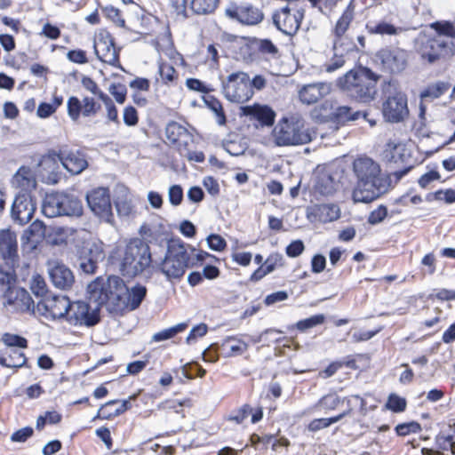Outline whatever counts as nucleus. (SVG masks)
Wrapping results in <instances>:
<instances>
[{
  "instance_id": "1",
  "label": "nucleus",
  "mask_w": 455,
  "mask_h": 455,
  "mask_svg": "<svg viewBox=\"0 0 455 455\" xmlns=\"http://www.w3.org/2000/svg\"><path fill=\"white\" fill-rule=\"evenodd\" d=\"M357 185L353 191L356 203H371L387 190V181L380 175L379 165L371 158L358 157L353 164Z\"/></svg>"
},
{
  "instance_id": "2",
  "label": "nucleus",
  "mask_w": 455,
  "mask_h": 455,
  "mask_svg": "<svg viewBox=\"0 0 455 455\" xmlns=\"http://www.w3.org/2000/svg\"><path fill=\"white\" fill-rule=\"evenodd\" d=\"M315 136L316 132L307 127L305 119L298 115L282 117L271 132L272 140L277 147L305 145Z\"/></svg>"
},
{
  "instance_id": "3",
  "label": "nucleus",
  "mask_w": 455,
  "mask_h": 455,
  "mask_svg": "<svg viewBox=\"0 0 455 455\" xmlns=\"http://www.w3.org/2000/svg\"><path fill=\"white\" fill-rule=\"evenodd\" d=\"M379 76L366 67L352 69L340 76L338 86L352 98L361 102H371L377 94L376 85Z\"/></svg>"
},
{
  "instance_id": "4",
  "label": "nucleus",
  "mask_w": 455,
  "mask_h": 455,
  "mask_svg": "<svg viewBox=\"0 0 455 455\" xmlns=\"http://www.w3.org/2000/svg\"><path fill=\"white\" fill-rule=\"evenodd\" d=\"M413 48L424 64L434 65L445 60L455 52L454 44L442 35L420 31L413 40Z\"/></svg>"
},
{
  "instance_id": "5",
  "label": "nucleus",
  "mask_w": 455,
  "mask_h": 455,
  "mask_svg": "<svg viewBox=\"0 0 455 455\" xmlns=\"http://www.w3.org/2000/svg\"><path fill=\"white\" fill-rule=\"evenodd\" d=\"M56 158L61 163L62 166L72 175L80 174L88 167V162L83 153L78 150L62 149L56 156H44L40 162V167L43 179L48 184H56L60 178L58 170Z\"/></svg>"
},
{
  "instance_id": "6",
  "label": "nucleus",
  "mask_w": 455,
  "mask_h": 455,
  "mask_svg": "<svg viewBox=\"0 0 455 455\" xmlns=\"http://www.w3.org/2000/svg\"><path fill=\"white\" fill-rule=\"evenodd\" d=\"M152 255L149 245L140 238L131 239L121 255L120 270L124 275L135 276L149 267Z\"/></svg>"
},
{
  "instance_id": "7",
  "label": "nucleus",
  "mask_w": 455,
  "mask_h": 455,
  "mask_svg": "<svg viewBox=\"0 0 455 455\" xmlns=\"http://www.w3.org/2000/svg\"><path fill=\"white\" fill-rule=\"evenodd\" d=\"M124 291L125 285L124 281L115 275L108 276V278L97 277L87 287L90 302L94 303L99 309L107 303L115 307L119 306Z\"/></svg>"
},
{
  "instance_id": "8",
  "label": "nucleus",
  "mask_w": 455,
  "mask_h": 455,
  "mask_svg": "<svg viewBox=\"0 0 455 455\" xmlns=\"http://www.w3.org/2000/svg\"><path fill=\"white\" fill-rule=\"evenodd\" d=\"M222 93L230 102L248 101L254 93L248 74L242 71L230 74L222 83Z\"/></svg>"
},
{
  "instance_id": "9",
  "label": "nucleus",
  "mask_w": 455,
  "mask_h": 455,
  "mask_svg": "<svg viewBox=\"0 0 455 455\" xmlns=\"http://www.w3.org/2000/svg\"><path fill=\"white\" fill-rule=\"evenodd\" d=\"M305 15V8L297 3H289L273 14V22L283 34L293 36L300 27Z\"/></svg>"
},
{
  "instance_id": "10",
  "label": "nucleus",
  "mask_w": 455,
  "mask_h": 455,
  "mask_svg": "<svg viewBox=\"0 0 455 455\" xmlns=\"http://www.w3.org/2000/svg\"><path fill=\"white\" fill-rule=\"evenodd\" d=\"M189 256L181 244L169 245L164 259L161 263V271L168 280L180 279L188 267Z\"/></svg>"
},
{
  "instance_id": "11",
  "label": "nucleus",
  "mask_w": 455,
  "mask_h": 455,
  "mask_svg": "<svg viewBox=\"0 0 455 455\" xmlns=\"http://www.w3.org/2000/svg\"><path fill=\"white\" fill-rule=\"evenodd\" d=\"M86 199L95 215L107 222L111 221L113 213L108 188L102 187L94 188L87 194Z\"/></svg>"
},
{
  "instance_id": "12",
  "label": "nucleus",
  "mask_w": 455,
  "mask_h": 455,
  "mask_svg": "<svg viewBox=\"0 0 455 455\" xmlns=\"http://www.w3.org/2000/svg\"><path fill=\"white\" fill-rule=\"evenodd\" d=\"M99 308L84 301L70 303L67 321L74 325H95L99 320Z\"/></svg>"
},
{
  "instance_id": "13",
  "label": "nucleus",
  "mask_w": 455,
  "mask_h": 455,
  "mask_svg": "<svg viewBox=\"0 0 455 455\" xmlns=\"http://www.w3.org/2000/svg\"><path fill=\"white\" fill-rule=\"evenodd\" d=\"M69 307V299L62 295H47L36 304L37 311L40 314L52 319L63 317L67 319Z\"/></svg>"
},
{
  "instance_id": "14",
  "label": "nucleus",
  "mask_w": 455,
  "mask_h": 455,
  "mask_svg": "<svg viewBox=\"0 0 455 455\" xmlns=\"http://www.w3.org/2000/svg\"><path fill=\"white\" fill-rule=\"evenodd\" d=\"M94 52L100 60L108 65L120 68L119 52L115 47L114 39L108 32L103 31L96 36Z\"/></svg>"
},
{
  "instance_id": "15",
  "label": "nucleus",
  "mask_w": 455,
  "mask_h": 455,
  "mask_svg": "<svg viewBox=\"0 0 455 455\" xmlns=\"http://www.w3.org/2000/svg\"><path fill=\"white\" fill-rule=\"evenodd\" d=\"M226 15L243 25L254 26L260 23L264 14L260 9L251 4H230L225 10Z\"/></svg>"
},
{
  "instance_id": "16",
  "label": "nucleus",
  "mask_w": 455,
  "mask_h": 455,
  "mask_svg": "<svg viewBox=\"0 0 455 455\" xmlns=\"http://www.w3.org/2000/svg\"><path fill=\"white\" fill-rule=\"evenodd\" d=\"M36 205L28 193L16 196L12 206V217L20 225L28 223L34 215Z\"/></svg>"
},
{
  "instance_id": "17",
  "label": "nucleus",
  "mask_w": 455,
  "mask_h": 455,
  "mask_svg": "<svg viewBox=\"0 0 455 455\" xmlns=\"http://www.w3.org/2000/svg\"><path fill=\"white\" fill-rule=\"evenodd\" d=\"M5 306H10L13 310L20 312H34L35 302L30 294L22 288L12 287L4 294Z\"/></svg>"
},
{
  "instance_id": "18",
  "label": "nucleus",
  "mask_w": 455,
  "mask_h": 455,
  "mask_svg": "<svg viewBox=\"0 0 455 455\" xmlns=\"http://www.w3.org/2000/svg\"><path fill=\"white\" fill-rule=\"evenodd\" d=\"M307 218L311 223H328L338 220L340 209L334 204H314L307 208Z\"/></svg>"
},
{
  "instance_id": "19",
  "label": "nucleus",
  "mask_w": 455,
  "mask_h": 455,
  "mask_svg": "<svg viewBox=\"0 0 455 455\" xmlns=\"http://www.w3.org/2000/svg\"><path fill=\"white\" fill-rule=\"evenodd\" d=\"M386 100L382 105V114L387 122H398V91L396 86L388 81L383 85Z\"/></svg>"
},
{
  "instance_id": "20",
  "label": "nucleus",
  "mask_w": 455,
  "mask_h": 455,
  "mask_svg": "<svg viewBox=\"0 0 455 455\" xmlns=\"http://www.w3.org/2000/svg\"><path fill=\"white\" fill-rule=\"evenodd\" d=\"M373 62L382 73L394 75L398 71V51L396 48L384 47L379 50Z\"/></svg>"
},
{
  "instance_id": "21",
  "label": "nucleus",
  "mask_w": 455,
  "mask_h": 455,
  "mask_svg": "<svg viewBox=\"0 0 455 455\" xmlns=\"http://www.w3.org/2000/svg\"><path fill=\"white\" fill-rule=\"evenodd\" d=\"M48 272L52 283L59 289H68L74 283L75 276L72 271L62 263L50 262Z\"/></svg>"
},
{
  "instance_id": "22",
  "label": "nucleus",
  "mask_w": 455,
  "mask_h": 455,
  "mask_svg": "<svg viewBox=\"0 0 455 455\" xmlns=\"http://www.w3.org/2000/svg\"><path fill=\"white\" fill-rule=\"evenodd\" d=\"M243 116L250 118L251 121H257L261 126H272L275 122V113L267 105L253 104L241 108Z\"/></svg>"
},
{
  "instance_id": "23",
  "label": "nucleus",
  "mask_w": 455,
  "mask_h": 455,
  "mask_svg": "<svg viewBox=\"0 0 455 455\" xmlns=\"http://www.w3.org/2000/svg\"><path fill=\"white\" fill-rule=\"evenodd\" d=\"M165 134L168 140L173 144L178 151L189 147L193 142L192 134L181 124L176 122H171L167 124Z\"/></svg>"
},
{
  "instance_id": "24",
  "label": "nucleus",
  "mask_w": 455,
  "mask_h": 455,
  "mask_svg": "<svg viewBox=\"0 0 455 455\" xmlns=\"http://www.w3.org/2000/svg\"><path fill=\"white\" fill-rule=\"evenodd\" d=\"M331 91V85L329 83L309 84L299 90V97L304 104L311 105L328 95Z\"/></svg>"
},
{
  "instance_id": "25",
  "label": "nucleus",
  "mask_w": 455,
  "mask_h": 455,
  "mask_svg": "<svg viewBox=\"0 0 455 455\" xmlns=\"http://www.w3.org/2000/svg\"><path fill=\"white\" fill-rule=\"evenodd\" d=\"M147 293L146 287L142 285H136L129 290L125 286V291L122 294V299L120 300V305L116 306V309L123 310L128 308L130 310L136 309L143 299L145 298Z\"/></svg>"
},
{
  "instance_id": "26",
  "label": "nucleus",
  "mask_w": 455,
  "mask_h": 455,
  "mask_svg": "<svg viewBox=\"0 0 455 455\" xmlns=\"http://www.w3.org/2000/svg\"><path fill=\"white\" fill-rule=\"evenodd\" d=\"M17 236L9 228L0 230V254L5 260L13 263L17 257Z\"/></svg>"
},
{
  "instance_id": "27",
  "label": "nucleus",
  "mask_w": 455,
  "mask_h": 455,
  "mask_svg": "<svg viewBox=\"0 0 455 455\" xmlns=\"http://www.w3.org/2000/svg\"><path fill=\"white\" fill-rule=\"evenodd\" d=\"M13 188L20 189L23 193H28L36 188V180L33 171L27 166H21L12 179Z\"/></svg>"
},
{
  "instance_id": "28",
  "label": "nucleus",
  "mask_w": 455,
  "mask_h": 455,
  "mask_svg": "<svg viewBox=\"0 0 455 455\" xmlns=\"http://www.w3.org/2000/svg\"><path fill=\"white\" fill-rule=\"evenodd\" d=\"M77 256L94 258V260H103L105 252L103 243L96 241H83L82 245H76Z\"/></svg>"
},
{
  "instance_id": "29",
  "label": "nucleus",
  "mask_w": 455,
  "mask_h": 455,
  "mask_svg": "<svg viewBox=\"0 0 455 455\" xmlns=\"http://www.w3.org/2000/svg\"><path fill=\"white\" fill-rule=\"evenodd\" d=\"M27 358L19 348L0 351V364L6 368H20L26 363Z\"/></svg>"
},
{
  "instance_id": "30",
  "label": "nucleus",
  "mask_w": 455,
  "mask_h": 455,
  "mask_svg": "<svg viewBox=\"0 0 455 455\" xmlns=\"http://www.w3.org/2000/svg\"><path fill=\"white\" fill-rule=\"evenodd\" d=\"M137 395H131L128 400L117 401L112 400L106 403L99 411L103 418H110L111 416H117L124 412L130 407V401L135 400Z\"/></svg>"
},
{
  "instance_id": "31",
  "label": "nucleus",
  "mask_w": 455,
  "mask_h": 455,
  "mask_svg": "<svg viewBox=\"0 0 455 455\" xmlns=\"http://www.w3.org/2000/svg\"><path fill=\"white\" fill-rule=\"evenodd\" d=\"M42 212L48 218L61 216L60 193L47 194L42 204Z\"/></svg>"
},
{
  "instance_id": "32",
  "label": "nucleus",
  "mask_w": 455,
  "mask_h": 455,
  "mask_svg": "<svg viewBox=\"0 0 455 455\" xmlns=\"http://www.w3.org/2000/svg\"><path fill=\"white\" fill-rule=\"evenodd\" d=\"M61 216H80L83 213L81 201L76 197L60 193Z\"/></svg>"
},
{
  "instance_id": "33",
  "label": "nucleus",
  "mask_w": 455,
  "mask_h": 455,
  "mask_svg": "<svg viewBox=\"0 0 455 455\" xmlns=\"http://www.w3.org/2000/svg\"><path fill=\"white\" fill-rule=\"evenodd\" d=\"M355 16V7L352 3H350L347 7L345 9L339 19L338 20L335 28L333 29V33L335 36L341 37L345 35L347 30L348 29L352 20Z\"/></svg>"
},
{
  "instance_id": "34",
  "label": "nucleus",
  "mask_w": 455,
  "mask_h": 455,
  "mask_svg": "<svg viewBox=\"0 0 455 455\" xmlns=\"http://www.w3.org/2000/svg\"><path fill=\"white\" fill-rule=\"evenodd\" d=\"M421 430L419 423L417 421H410L405 423H400V449L403 450L408 447L411 443L415 447L413 442L415 440L406 439V435L410 434H417Z\"/></svg>"
},
{
  "instance_id": "35",
  "label": "nucleus",
  "mask_w": 455,
  "mask_h": 455,
  "mask_svg": "<svg viewBox=\"0 0 455 455\" xmlns=\"http://www.w3.org/2000/svg\"><path fill=\"white\" fill-rule=\"evenodd\" d=\"M366 29L371 35L394 36L397 33L396 27L385 20L378 23L370 21L366 24Z\"/></svg>"
},
{
  "instance_id": "36",
  "label": "nucleus",
  "mask_w": 455,
  "mask_h": 455,
  "mask_svg": "<svg viewBox=\"0 0 455 455\" xmlns=\"http://www.w3.org/2000/svg\"><path fill=\"white\" fill-rule=\"evenodd\" d=\"M360 112L351 113V108L347 106H338L334 111H330L324 115L325 118L336 119L339 122L354 121L359 118Z\"/></svg>"
},
{
  "instance_id": "37",
  "label": "nucleus",
  "mask_w": 455,
  "mask_h": 455,
  "mask_svg": "<svg viewBox=\"0 0 455 455\" xmlns=\"http://www.w3.org/2000/svg\"><path fill=\"white\" fill-rule=\"evenodd\" d=\"M140 234L148 237L157 239H167L169 236V230L165 224H151L143 225L140 228Z\"/></svg>"
},
{
  "instance_id": "38",
  "label": "nucleus",
  "mask_w": 455,
  "mask_h": 455,
  "mask_svg": "<svg viewBox=\"0 0 455 455\" xmlns=\"http://www.w3.org/2000/svg\"><path fill=\"white\" fill-rule=\"evenodd\" d=\"M450 88V84L443 81H438L429 84L424 91L420 92V98L435 100L444 94Z\"/></svg>"
},
{
  "instance_id": "39",
  "label": "nucleus",
  "mask_w": 455,
  "mask_h": 455,
  "mask_svg": "<svg viewBox=\"0 0 455 455\" xmlns=\"http://www.w3.org/2000/svg\"><path fill=\"white\" fill-rule=\"evenodd\" d=\"M221 347L223 350L227 351V356L240 355L248 348V345L245 342L235 339L233 337L227 338Z\"/></svg>"
},
{
  "instance_id": "40",
  "label": "nucleus",
  "mask_w": 455,
  "mask_h": 455,
  "mask_svg": "<svg viewBox=\"0 0 455 455\" xmlns=\"http://www.w3.org/2000/svg\"><path fill=\"white\" fill-rule=\"evenodd\" d=\"M204 103L215 114L217 123L220 125L225 124L226 116L220 101L213 96H207L204 98Z\"/></svg>"
},
{
  "instance_id": "41",
  "label": "nucleus",
  "mask_w": 455,
  "mask_h": 455,
  "mask_svg": "<svg viewBox=\"0 0 455 455\" xmlns=\"http://www.w3.org/2000/svg\"><path fill=\"white\" fill-rule=\"evenodd\" d=\"M218 0H191V11L197 14H207L215 10Z\"/></svg>"
},
{
  "instance_id": "42",
  "label": "nucleus",
  "mask_w": 455,
  "mask_h": 455,
  "mask_svg": "<svg viewBox=\"0 0 455 455\" xmlns=\"http://www.w3.org/2000/svg\"><path fill=\"white\" fill-rule=\"evenodd\" d=\"M45 226L40 220H35L30 224V226L24 231L23 239L28 241L35 239L38 240L44 235Z\"/></svg>"
},
{
  "instance_id": "43",
  "label": "nucleus",
  "mask_w": 455,
  "mask_h": 455,
  "mask_svg": "<svg viewBox=\"0 0 455 455\" xmlns=\"http://www.w3.org/2000/svg\"><path fill=\"white\" fill-rule=\"evenodd\" d=\"M187 327L188 324L186 323H178L169 329H165L157 333H155L152 337V339L156 342L169 339L174 337L177 333L185 331Z\"/></svg>"
},
{
  "instance_id": "44",
  "label": "nucleus",
  "mask_w": 455,
  "mask_h": 455,
  "mask_svg": "<svg viewBox=\"0 0 455 455\" xmlns=\"http://www.w3.org/2000/svg\"><path fill=\"white\" fill-rule=\"evenodd\" d=\"M431 28H434L435 31L427 30L429 34L432 35H442L443 37L448 38L451 42H452V37L455 36V28L452 24L449 22H435L431 25Z\"/></svg>"
},
{
  "instance_id": "45",
  "label": "nucleus",
  "mask_w": 455,
  "mask_h": 455,
  "mask_svg": "<svg viewBox=\"0 0 455 455\" xmlns=\"http://www.w3.org/2000/svg\"><path fill=\"white\" fill-rule=\"evenodd\" d=\"M2 341L8 349L26 348L28 347L27 339L16 334L4 333L2 336Z\"/></svg>"
},
{
  "instance_id": "46",
  "label": "nucleus",
  "mask_w": 455,
  "mask_h": 455,
  "mask_svg": "<svg viewBox=\"0 0 455 455\" xmlns=\"http://www.w3.org/2000/svg\"><path fill=\"white\" fill-rule=\"evenodd\" d=\"M14 282V270L12 266L10 265L7 260L5 266L0 267V285L4 288L6 287V291L9 289H12L11 287L12 283Z\"/></svg>"
},
{
  "instance_id": "47",
  "label": "nucleus",
  "mask_w": 455,
  "mask_h": 455,
  "mask_svg": "<svg viewBox=\"0 0 455 455\" xmlns=\"http://www.w3.org/2000/svg\"><path fill=\"white\" fill-rule=\"evenodd\" d=\"M436 447L443 451H451L455 455V436L440 434L435 438Z\"/></svg>"
},
{
  "instance_id": "48",
  "label": "nucleus",
  "mask_w": 455,
  "mask_h": 455,
  "mask_svg": "<svg viewBox=\"0 0 455 455\" xmlns=\"http://www.w3.org/2000/svg\"><path fill=\"white\" fill-rule=\"evenodd\" d=\"M68 107V115L71 118L72 121H78L80 116L82 115V100H80L77 97L71 96L67 102Z\"/></svg>"
},
{
  "instance_id": "49",
  "label": "nucleus",
  "mask_w": 455,
  "mask_h": 455,
  "mask_svg": "<svg viewBox=\"0 0 455 455\" xmlns=\"http://www.w3.org/2000/svg\"><path fill=\"white\" fill-rule=\"evenodd\" d=\"M398 142L396 140H390L384 147L381 153L382 160L387 163H396Z\"/></svg>"
},
{
  "instance_id": "50",
  "label": "nucleus",
  "mask_w": 455,
  "mask_h": 455,
  "mask_svg": "<svg viewBox=\"0 0 455 455\" xmlns=\"http://www.w3.org/2000/svg\"><path fill=\"white\" fill-rule=\"evenodd\" d=\"M316 189L320 194L329 196L335 192L336 185L331 176H323L318 180Z\"/></svg>"
},
{
  "instance_id": "51",
  "label": "nucleus",
  "mask_w": 455,
  "mask_h": 455,
  "mask_svg": "<svg viewBox=\"0 0 455 455\" xmlns=\"http://www.w3.org/2000/svg\"><path fill=\"white\" fill-rule=\"evenodd\" d=\"M158 73L163 83L164 84L173 82L177 77L176 70L174 68L166 62H159Z\"/></svg>"
},
{
  "instance_id": "52",
  "label": "nucleus",
  "mask_w": 455,
  "mask_h": 455,
  "mask_svg": "<svg viewBox=\"0 0 455 455\" xmlns=\"http://www.w3.org/2000/svg\"><path fill=\"white\" fill-rule=\"evenodd\" d=\"M432 199L444 201L447 204H452L455 202V190L451 188L446 190L440 189L435 193L428 194L427 200L431 201Z\"/></svg>"
},
{
  "instance_id": "53",
  "label": "nucleus",
  "mask_w": 455,
  "mask_h": 455,
  "mask_svg": "<svg viewBox=\"0 0 455 455\" xmlns=\"http://www.w3.org/2000/svg\"><path fill=\"white\" fill-rule=\"evenodd\" d=\"M82 115L85 117L95 116L100 108V105L91 97H84L82 100Z\"/></svg>"
},
{
  "instance_id": "54",
  "label": "nucleus",
  "mask_w": 455,
  "mask_h": 455,
  "mask_svg": "<svg viewBox=\"0 0 455 455\" xmlns=\"http://www.w3.org/2000/svg\"><path fill=\"white\" fill-rule=\"evenodd\" d=\"M325 320L323 315H312L307 319L299 321L297 323V328L299 331H306L307 329L313 328L316 325L322 324Z\"/></svg>"
},
{
  "instance_id": "55",
  "label": "nucleus",
  "mask_w": 455,
  "mask_h": 455,
  "mask_svg": "<svg viewBox=\"0 0 455 455\" xmlns=\"http://www.w3.org/2000/svg\"><path fill=\"white\" fill-rule=\"evenodd\" d=\"M30 289L37 297H43L46 292L44 279L39 275H34L30 282Z\"/></svg>"
},
{
  "instance_id": "56",
  "label": "nucleus",
  "mask_w": 455,
  "mask_h": 455,
  "mask_svg": "<svg viewBox=\"0 0 455 455\" xmlns=\"http://www.w3.org/2000/svg\"><path fill=\"white\" fill-rule=\"evenodd\" d=\"M106 17L113 21L116 26L124 28L125 25L124 19L122 17L120 11L114 6H107L103 9Z\"/></svg>"
},
{
  "instance_id": "57",
  "label": "nucleus",
  "mask_w": 455,
  "mask_h": 455,
  "mask_svg": "<svg viewBox=\"0 0 455 455\" xmlns=\"http://www.w3.org/2000/svg\"><path fill=\"white\" fill-rule=\"evenodd\" d=\"M79 267L85 274H93L97 268L99 262L101 260H94V258L77 256Z\"/></svg>"
},
{
  "instance_id": "58",
  "label": "nucleus",
  "mask_w": 455,
  "mask_h": 455,
  "mask_svg": "<svg viewBox=\"0 0 455 455\" xmlns=\"http://www.w3.org/2000/svg\"><path fill=\"white\" fill-rule=\"evenodd\" d=\"M340 402H341V400L337 395L329 394V395L323 396L319 400L317 406L323 407L326 410H334L339 406Z\"/></svg>"
},
{
  "instance_id": "59",
  "label": "nucleus",
  "mask_w": 455,
  "mask_h": 455,
  "mask_svg": "<svg viewBox=\"0 0 455 455\" xmlns=\"http://www.w3.org/2000/svg\"><path fill=\"white\" fill-rule=\"evenodd\" d=\"M168 199L172 205L178 206L183 199V189L180 185H172L168 190Z\"/></svg>"
},
{
  "instance_id": "60",
  "label": "nucleus",
  "mask_w": 455,
  "mask_h": 455,
  "mask_svg": "<svg viewBox=\"0 0 455 455\" xmlns=\"http://www.w3.org/2000/svg\"><path fill=\"white\" fill-rule=\"evenodd\" d=\"M194 371H196L198 377H204L206 372L204 369L196 363H186L181 368L182 375L188 379H192L194 378Z\"/></svg>"
},
{
  "instance_id": "61",
  "label": "nucleus",
  "mask_w": 455,
  "mask_h": 455,
  "mask_svg": "<svg viewBox=\"0 0 455 455\" xmlns=\"http://www.w3.org/2000/svg\"><path fill=\"white\" fill-rule=\"evenodd\" d=\"M117 103L123 104L126 99V88L121 84H112L108 89Z\"/></svg>"
},
{
  "instance_id": "62",
  "label": "nucleus",
  "mask_w": 455,
  "mask_h": 455,
  "mask_svg": "<svg viewBox=\"0 0 455 455\" xmlns=\"http://www.w3.org/2000/svg\"><path fill=\"white\" fill-rule=\"evenodd\" d=\"M207 243L212 250L217 251H223L227 246L225 239L219 235H210L207 238Z\"/></svg>"
},
{
  "instance_id": "63",
  "label": "nucleus",
  "mask_w": 455,
  "mask_h": 455,
  "mask_svg": "<svg viewBox=\"0 0 455 455\" xmlns=\"http://www.w3.org/2000/svg\"><path fill=\"white\" fill-rule=\"evenodd\" d=\"M138 113L135 108L129 106L124 109V122L128 126H134L138 124Z\"/></svg>"
},
{
  "instance_id": "64",
  "label": "nucleus",
  "mask_w": 455,
  "mask_h": 455,
  "mask_svg": "<svg viewBox=\"0 0 455 455\" xmlns=\"http://www.w3.org/2000/svg\"><path fill=\"white\" fill-rule=\"evenodd\" d=\"M207 325L205 323H200L195 326L187 337V343L191 344L196 341L198 337H203L207 332Z\"/></svg>"
}]
</instances>
